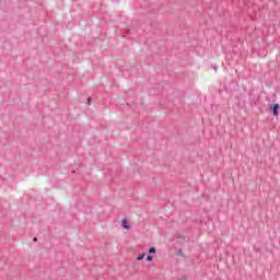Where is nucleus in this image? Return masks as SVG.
<instances>
[{"instance_id":"1","label":"nucleus","mask_w":280,"mask_h":280,"mask_svg":"<svg viewBox=\"0 0 280 280\" xmlns=\"http://www.w3.org/2000/svg\"><path fill=\"white\" fill-rule=\"evenodd\" d=\"M270 110L273 113V117H279V110H280V105L279 104H271L270 105Z\"/></svg>"},{"instance_id":"2","label":"nucleus","mask_w":280,"mask_h":280,"mask_svg":"<svg viewBox=\"0 0 280 280\" xmlns=\"http://www.w3.org/2000/svg\"><path fill=\"white\" fill-rule=\"evenodd\" d=\"M121 226L125 231H130L132 229V226H130V222L126 218L121 220Z\"/></svg>"},{"instance_id":"3","label":"nucleus","mask_w":280,"mask_h":280,"mask_svg":"<svg viewBox=\"0 0 280 280\" xmlns=\"http://www.w3.org/2000/svg\"><path fill=\"white\" fill-rule=\"evenodd\" d=\"M149 255H156V247H150Z\"/></svg>"},{"instance_id":"4","label":"nucleus","mask_w":280,"mask_h":280,"mask_svg":"<svg viewBox=\"0 0 280 280\" xmlns=\"http://www.w3.org/2000/svg\"><path fill=\"white\" fill-rule=\"evenodd\" d=\"M147 261L149 262L154 261V256H152V254L147 255Z\"/></svg>"},{"instance_id":"5","label":"nucleus","mask_w":280,"mask_h":280,"mask_svg":"<svg viewBox=\"0 0 280 280\" xmlns=\"http://www.w3.org/2000/svg\"><path fill=\"white\" fill-rule=\"evenodd\" d=\"M147 256H148V254L142 253V254H141V259H145Z\"/></svg>"},{"instance_id":"6","label":"nucleus","mask_w":280,"mask_h":280,"mask_svg":"<svg viewBox=\"0 0 280 280\" xmlns=\"http://www.w3.org/2000/svg\"><path fill=\"white\" fill-rule=\"evenodd\" d=\"M137 260H138V261H141V256H138V257H137Z\"/></svg>"},{"instance_id":"7","label":"nucleus","mask_w":280,"mask_h":280,"mask_svg":"<svg viewBox=\"0 0 280 280\" xmlns=\"http://www.w3.org/2000/svg\"><path fill=\"white\" fill-rule=\"evenodd\" d=\"M178 255L183 256V250H179V252H178Z\"/></svg>"},{"instance_id":"8","label":"nucleus","mask_w":280,"mask_h":280,"mask_svg":"<svg viewBox=\"0 0 280 280\" xmlns=\"http://www.w3.org/2000/svg\"><path fill=\"white\" fill-rule=\"evenodd\" d=\"M88 103L91 104V98L88 100Z\"/></svg>"},{"instance_id":"9","label":"nucleus","mask_w":280,"mask_h":280,"mask_svg":"<svg viewBox=\"0 0 280 280\" xmlns=\"http://www.w3.org/2000/svg\"><path fill=\"white\" fill-rule=\"evenodd\" d=\"M214 71H218V67H214Z\"/></svg>"}]
</instances>
